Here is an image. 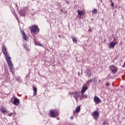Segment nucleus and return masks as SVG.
<instances>
[{
  "label": "nucleus",
  "mask_w": 125,
  "mask_h": 125,
  "mask_svg": "<svg viewBox=\"0 0 125 125\" xmlns=\"http://www.w3.org/2000/svg\"><path fill=\"white\" fill-rule=\"evenodd\" d=\"M2 53L4 54L5 56L6 61H7L8 60H10L11 59V57L9 56V54H8V52H7V51L6 50V47H5V45H2Z\"/></svg>",
  "instance_id": "f257e3e1"
},
{
  "label": "nucleus",
  "mask_w": 125,
  "mask_h": 125,
  "mask_svg": "<svg viewBox=\"0 0 125 125\" xmlns=\"http://www.w3.org/2000/svg\"><path fill=\"white\" fill-rule=\"evenodd\" d=\"M6 62L9 67L10 72H11V73H12V74L14 75V76H15V73H14V71H13V63H12L11 59L6 61Z\"/></svg>",
  "instance_id": "f03ea898"
},
{
  "label": "nucleus",
  "mask_w": 125,
  "mask_h": 125,
  "mask_svg": "<svg viewBox=\"0 0 125 125\" xmlns=\"http://www.w3.org/2000/svg\"><path fill=\"white\" fill-rule=\"evenodd\" d=\"M50 111V117H51V118H56V117H58V116H59V112H58V111L53 110Z\"/></svg>",
  "instance_id": "7ed1b4c3"
},
{
  "label": "nucleus",
  "mask_w": 125,
  "mask_h": 125,
  "mask_svg": "<svg viewBox=\"0 0 125 125\" xmlns=\"http://www.w3.org/2000/svg\"><path fill=\"white\" fill-rule=\"evenodd\" d=\"M91 116L93 117L95 121H97V119H98V117H99V112L97 111H95L93 113H92Z\"/></svg>",
  "instance_id": "20e7f679"
},
{
  "label": "nucleus",
  "mask_w": 125,
  "mask_h": 125,
  "mask_svg": "<svg viewBox=\"0 0 125 125\" xmlns=\"http://www.w3.org/2000/svg\"><path fill=\"white\" fill-rule=\"evenodd\" d=\"M39 31H40V30L39 29V28H38V26L34 25L31 27V32H32V33H35L36 32H39Z\"/></svg>",
  "instance_id": "39448f33"
},
{
  "label": "nucleus",
  "mask_w": 125,
  "mask_h": 125,
  "mask_svg": "<svg viewBox=\"0 0 125 125\" xmlns=\"http://www.w3.org/2000/svg\"><path fill=\"white\" fill-rule=\"evenodd\" d=\"M110 69L111 70V72L112 74H116L117 72L118 71V68L116 66H114L113 65L110 66Z\"/></svg>",
  "instance_id": "423d86ee"
},
{
  "label": "nucleus",
  "mask_w": 125,
  "mask_h": 125,
  "mask_svg": "<svg viewBox=\"0 0 125 125\" xmlns=\"http://www.w3.org/2000/svg\"><path fill=\"white\" fill-rule=\"evenodd\" d=\"M94 101L96 104L101 103V99L96 96L94 97Z\"/></svg>",
  "instance_id": "0eeeda50"
},
{
  "label": "nucleus",
  "mask_w": 125,
  "mask_h": 125,
  "mask_svg": "<svg viewBox=\"0 0 125 125\" xmlns=\"http://www.w3.org/2000/svg\"><path fill=\"white\" fill-rule=\"evenodd\" d=\"M12 103H13L14 105H16V106H17L18 104L20 103V100H19V99H18V98H15L14 99V102H12Z\"/></svg>",
  "instance_id": "6e6552de"
},
{
  "label": "nucleus",
  "mask_w": 125,
  "mask_h": 125,
  "mask_svg": "<svg viewBox=\"0 0 125 125\" xmlns=\"http://www.w3.org/2000/svg\"><path fill=\"white\" fill-rule=\"evenodd\" d=\"M79 96H80V93L78 91H75L74 93V97L76 101H78V98H79Z\"/></svg>",
  "instance_id": "1a4fd4ad"
},
{
  "label": "nucleus",
  "mask_w": 125,
  "mask_h": 125,
  "mask_svg": "<svg viewBox=\"0 0 125 125\" xmlns=\"http://www.w3.org/2000/svg\"><path fill=\"white\" fill-rule=\"evenodd\" d=\"M117 44V42H111L110 43V45H109L108 47L109 48H113V47H115V46Z\"/></svg>",
  "instance_id": "9d476101"
},
{
  "label": "nucleus",
  "mask_w": 125,
  "mask_h": 125,
  "mask_svg": "<svg viewBox=\"0 0 125 125\" xmlns=\"http://www.w3.org/2000/svg\"><path fill=\"white\" fill-rule=\"evenodd\" d=\"M21 34L23 37V40H24V41H28V37L26 34H25V32H24V31H22Z\"/></svg>",
  "instance_id": "9b49d317"
},
{
  "label": "nucleus",
  "mask_w": 125,
  "mask_h": 125,
  "mask_svg": "<svg viewBox=\"0 0 125 125\" xmlns=\"http://www.w3.org/2000/svg\"><path fill=\"white\" fill-rule=\"evenodd\" d=\"M21 16H24L26 14V11L25 10H21L20 11Z\"/></svg>",
  "instance_id": "f8f14e48"
},
{
  "label": "nucleus",
  "mask_w": 125,
  "mask_h": 125,
  "mask_svg": "<svg viewBox=\"0 0 125 125\" xmlns=\"http://www.w3.org/2000/svg\"><path fill=\"white\" fill-rule=\"evenodd\" d=\"M77 12L78 13V17H79V16H80V17H82V16H83V11L78 10Z\"/></svg>",
  "instance_id": "ddd939ff"
},
{
  "label": "nucleus",
  "mask_w": 125,
  "mask_h": 125,
  "mask_svg": "<svg viewBox=\"0 0 125 125\" xmlns=\"http://www.w3.org/2000/svg\"><path fill=\"white\" fill-rule=\"evenodd\" d=\"M87 88V86H83L81 90V93H84L85 91H86Z\"/></svg>",
  "instance_id": "4468645a"
},
{
  "label": "nucleus",
  "mask_w": 125,
  "mask_h": 125,
  "mask_svg": "<svg viewBox=\"0 0 125 125\" xmlns=\"http://www.w3.org/2000/svg\"><path fill=\"white\" fill-rule=\"evenodd\" d=\"M15 77L17 82H18L19 83H21V82H22V79H21V77H20V76H19V77L15 76Z\"/></svg>",
  "instance_id": "2eb2a0df"
},
{
  "label": "nucleus",
  "mask_w": 125,
  "mask_h": 125,
  "mask_svg": "<svg viewBox=\"0 0 125 125\" xmlns=\"http://www.w3.org/2000/svg\"><path fill=\"white\" fill-rule=\"evenodd\" d=\"M72 41L74 43H78V39L75 37H72Z\"/></svg>",
  "instance_id": "dca6fc26"
},
{
  "label": "nucleus",
  "mask_w": 125,
  "mask_h": 125,
  "mask_svg": "<svg viewBox=\"0 0 125 125\" xmlns=\"http://www.w3.org/2000/svg\"><path fill=\"white\" fill-rule=\"evenodd\" d=\"M76 113H80V112H81V106L80 105L77 106V107L76 109Z\"/></svg>",
  "instance_id": "f3484780"
},
{
  "label": "nucleus",
  "mask_w": 125,
  "mask_h": 125,
  "mask_svg": "<svg viewBox=\"0 0 125 125\" xmlns=\"http://www.w3.org/2000/svg\"><path fill=\"white\" fill-rule=\"evenodd\" d=\"M33 91H34V95H33V96H36V95H37V88H36V87H33Z\"/></svg>",
  "instance_id": "a211bd4d"
},
{
  "label": "nucleus",
  "mask_w": 125,
  "mask_h": 125,
  "mask_svg": "<svg viewBox=\"0 0 125 125\" xmlns=\"http://www.w3.org/2000/svg\"><path fill=\"white\" fill-rule=\"evenodd\" d=\"M0 110L1 111V113H6V111H7L6 109L3 107H2L1 108H0Z\"/></svg>",
  "instance_id": "6ab92c4d"
},
{
  "label": "nucleus",
  "mask_w": 125,
  "mask_h": 125,
  "mask_svg": "<svg viewBox=\"0 0 125 125\" xmlns=\"http://www.w3.org/2000/svg\"><path fill=\"white\" fill-rule=\"evenodd\" d=\"M93 14H95V13H97V9H94L92 11Z\"/></svg>",
  "instance_id": "aec40b11"
},
{
  "label": "nucleus",
  "mask_w": 125,
  "mask_h": 125,
  "mask_svg": "<svg viewBox=\"0 0 125 125\" xmlns=\"http://www.w3.org/2000/svg\"><path fill=\"white\" fill-rule=\"evenodd\" d=\"M92 82V80H90L86 82V83L87 84H89L90 83H91Z\"/></svg>",
  "instance_id": "412c9836"
},
{
  "label": "nucleus",
  "mask_w": 125,
  "mask_h": 125,
  "mask_svg": "<svg viewBox=\"0 0 125 125\" xmlns=\"http://www.w3.org/2000/svg\"><path fill=\"white\" fill-rule=\"evenodd\" d=\"M83 98H87V95H83Z\"/></svg>",
  "instance_id": "4be33fe9"
},
{
  "label": "nucleus",
  "mask_w": 125,
  "mask_h": 125,
  "mask_svg": "<svg viewBox=\"0 0 125 125\" xmlns=\"http://www.w3.org/2000/svg\"><path fill=\"white\" fill-rule=\"evenodd\" d=\"M106 121H104L103 123V125H106Z\"/></svg>",
  "instance_id": "5701e85b"
},
{
  "label": "nucleus",
  "mask_w": 125,
  "mask_h": 125,
  "mask_svg": "<svg viewBox=\"0 0 125 125\" xmlns=\"http://www.w3.org/2000/svg\"><path fill=\"white\" fill-rule=\"evenodd\" d=\"M109 84H109V82H107L106 83L105 85H106V86H109Z\"/></svg>",
  "instance_id": "b1692460"
},
{
  "label": "nucleus",
  "mask_w": 125,
  "mask_h": 125,
  "mask_svg": "<svg viewBox=\"0 0 125 125\" xmlns=\"http://www.w3.org/2000/svg\"><path fill=\"white\" fill-rule=\"evenodd\" d=\"M8 116H9V117H11V116H12V113H10L8 114Z\"/></svg>",
  "instance_id": "393cba45"
},
{
  "label": "nucleus",
  "mask_w": 125,
  "mask_h": 125,
  "mask_svg": "<svg viewBox=\"0 0 125 125\" xmlns=\"http://www.w3.org/2000/svg\"><path fill=\"white\" fill-rule=\"evenodd\" d=\"M93 82H94V83H96V82H97V81L96 80V79L94 78L93 79Z\"/></svg>",
  "instance_id": "a878e982"
},
{
  "label": "nucleus",
  "mask_w": 125,
  "mask_h": 125,
  "mask_svg": "<svg viewBox=\"0 0 125 125\" xmlns=\"http://www.w3.org/2000/svg\"><path fill=\"white\" fill-rule=\"evenodd\" d=\"M114 2H111V6H112V7H114Z\"/></svg>",
  "instance_id": "bb28decb"
},
{
  "label": "nucleus",
  "mask_w": 125,
  "mask_h": 125,
  "mask_svg": "<svg viewBox=\"0 0 125 125\" xmlns=\"http://www.w3.org/2000/svg\"><path fill=\"white\" fill-rule=\"evenodd\" d=\"M37 45H39V46H42V45L41 43H38Z\"/></svg>",
  "instance_id": "cd10ccee"
},
{
  "label": "nucleus",
  "mask_w": 125,
  "mask_h": 125,
  "mask_svg": "<svg viewBox=\"0 0 125 125\" xmlns=\"http://www.w3.org/2000/svg\"><path fill=\"white\" fill-rule=\"evenodd\" d=\"M16 7H17V9H18V5L17 4V3L15 4Z\"/></svg>",
  "instance_id": "c85d7f7f"
},
{
  "label": "nucleus",
  "mask_w": 125,
  "mask_h": 125,
  "mask_svg": "<svg viewBox=\"0 0 125 125\" xmlns=\"http://www.w3.org/2000/svg\"><path fill=\"white\" fill-rule=\"evenodd\" d=\"M70 119H71V120H73V119H74V117L71 116V117H70Z\"/></svg>",
  "instance_id": "c756f323"
},
{
  "label": "nucleus",
  "mask_w": 125,
  "mask_h": 125,
  "mask_svg": "<svg viewBox=\"0 0 125 125\" xmlns=\"http://www.w3.org/2000/svg\"><path fill=\"white\" fill-rule=\"evenodd\" d=\"M15 15L16 19H18V18H17V15L15 14Z\"/></svg>",
  "instance_id": "7c9ffc66"
},
{
  "label": "nucleus",
  "mask_w": 125,
  "mask_h": 125,
  "mask_svg": "<svg viewBox=\"0 0 125 125\" xmlns=\"http://www.w3.org/2000/svg\"><path fill=\"white\" fill-rule=\"evenodd\" d=\"M90 76H91V74L89 75V77H90Z\"/></svg>",
  "instance_id": "2f4dec72"
},
{
  "label": "nucleus",
  "mask_w": 125,
  "mask_h": 125,
  "mask_svg": "<svg viewBox=\"0 0 125 125\" xmlns=\"http://www.w3.org/2000/svg\"><path fill=\"white\" fill-rule=\"evenodd\" d=\"M57 120H59V118H57Z\"/></svg>",
  "instance_id": "473e14b6"
},
{
  "label": "nucleus",
  "mask_w": 125,
  "mask_h": 125,
  "mask_svg": "<svg viewBox=\"0 0 125 125\" xmlns=\"http://www.w3.org/2000/svg\"><path fill=\"white\" fill-rule=\"evenodd\" d=\"M72 93H74V92L71 93V94H72Z\"/></svg>",
  "instance_id": "72a5a7b5"
},
{
  "label": "nucleus",
  "mask_w": 125,
  "mask_h": 125,
  "mask_svg": "<svg viewBox=\"0 0 125 125\" xmlns=\"http://www.w3.org/2000/svg\"><path fill=\"white\" fill-rule=\"evenodd\" d=\"M59 37L60 38L61 36H59Z\"/></svg>",
  "instance_id": "f704fd0d"
}]
</instances>
